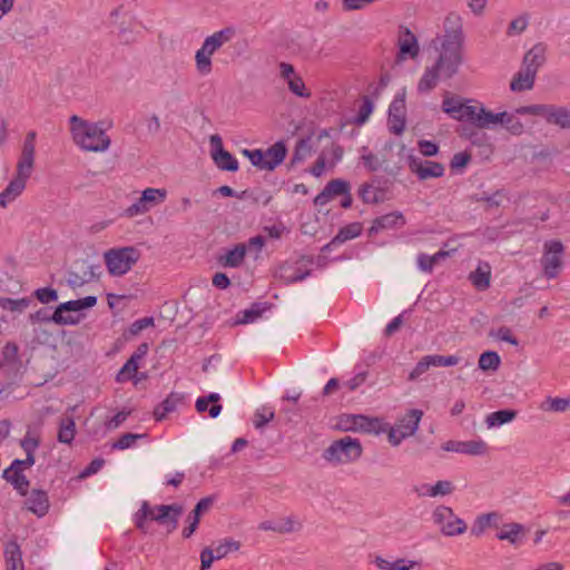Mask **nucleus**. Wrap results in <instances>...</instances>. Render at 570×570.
Instances as JSON below:
<instances>
[{
	"label": "nucleus",
	"mask_w": 570,
	"mask_h": 570,
	"mask_svg": "<svg viewBox=\"0 0 570 570\" xmlns=\"http://www.w3.org/2000/svg\"><path fill=\"white\" fill-rule=\"evenodd\" d=\"M471 161V154L468 151H461L454 154L450 161V168L452 171H461Z\"/></svg>",
	"instance_id": "59"
},
{
	"label": "nucleus",
	"mask_w": 570,
	"mask_h": 570,
	"mask_svg": "<svg viewBox=\"0 0 570 570\" xmlns=\"http://www.w3.org/2000/svg\"><path fill=\"white\" fill-rule=\"evenodd\" d=\"M287 153L288 149L284 140L276 141L265 150H244V155L249 159L254 167L268 171H273L278 167L285 160Z\"/></svg>",
	"instance_id": "7"
},
{
	"label": "nucleus",
	"mask_w": 570,
	"mask_h": 570,
	"mask_svg": "<svg viewBox=\"0 0 570 570\" xmlns=\"http://www.w3.org/2000/svg\"><path fill=\"white\" fill-rule=\"evenodd\" d=\"M363 232V224L361 222H353L341 227L337 234L322 248V253L331 252L333 248L342 245L343 243L358 237Z\"/></svg>",
	"instance_id": "23"
},
{
	"label": "nucleus",
	"mask_w": 570,
	"mask_h": 570,
	"mask_svg": "<svg viewBox=\"0 0 570 570\" xmlns=\"http://www.w3.org/2000/svg\"><path fill=\"white\" fill-rule=\"evenodd\" d=\"M274 416H275V412H274L273 407L264 405V406L257 409L254 414V420H253L254 426L256 429H262L268 422H271L274 419Z\"/></svg>",
	"instance_id": "52"
},
{
	"label": "nucleus",
	"mask_w": 570,
	"mask_h": 570,
	"mask_svg": "<svg viewBox=\"0 0 570 570\" xmlns=\"http://www.w3.org/2000/svg\"><path fill=\"white\" fill-rule=\"evenodd\" d=\"M443 450L469 455H481L487 451V443L482 440L471 441H448L443 444Z\"/></svg>",
	"instance_id": "24"
},
{
	"label": "nucleus",
	"mask_w": 570,
	"mask_h": 570,
	"mask_svg": "<svg viewBox=\"0 0 570 570\" xmlns=\"http://www.w3.org/2000/svg\"><path fill=\"white\" fill-rule=\"evenodd\" d=\"M405 96L396 95L389 107L387 126L390 132L401 135L404 131L406 122Z\"/></svg>",
	"instance_id": "17"
},
{
	"label": "nucleus",
	"mask_w": 570,
	"mask_h": 570,
	"mask_svg": "<svg viewBox=\"0 0 570 570\" xmlns=\"http://www.w3.org/2000/svg\"><path fill=\"white\" fill-rule=\"evenodd\" d=\"M410 170L417 176L420 180L430 178H440L444 175V166L441 163L432 160H421L411 158L409 163Z\"/></svg>",
	"instance_id": "19"
},
{
	"label": "nucleus",
	"mask_w": 570,
	"mask_h": 570,
	"mask_svg": "<svg viewBox=\"0 0 570 570\" xmlns=\"http://www.w3.org/2000/svg\"><path fill=\"white\" fill-rule=\"evenodd\" d=\"M184 508L179 503L150 505L142 501L140 509L134 514V524L142 533H147V521H155L166 528L167 533L174 532L178 527Z\"/></svg>",
	"instance_id": "3"
},
{
	"label": "nucleus",
	"mask_w": 570,
	"mask_h": 570,
	"mask_svg": "<svg viewBox=\"0 0 570 570\" xmlns=\"http://www.w3.org/2000/svg\"><path fill=\"white\" fill-rule=\"evenodd\" d=\"M149 351V344L144 342L140 343L137 348L134 351V353L130 355V357L127 360V362L135 366L136 368L140 367V362L146 357Z\"/></svg>",
	"instance_id": "61"
},
{
	"label": "nucleus",
	"mask_w": 570,
	"mask_h": 570,
	"mask_svg": "<svg viewBox=\"0 0 570 570\" xmlns=\"http://www.w3.org/2000/svg\"><path fill=\"white\" fill-rule=\"evenodd\" d=\"M405 224L406 219L401 212H391L373 219L368 235L374 236L384 229L402 228Z\"/></svg>",
	"instance_id": "22"
},
{
	"label": "nucleus",
	"mask_w": 570,
	"mask_h": 570,
	"mask_svg": "<svg viewBox=\"0 0 570 570\" xmlns=\"http://www.w3.org/2000/svg\"><path fill=\"white\" fill-rule=\"evenodd\" d=\"M166 195L167 193L165 189L149 187L141 193L140 197L142 198V202L146 203V206H148V209H150L157 204L163 203L166 198Z\"/></svg>",
	"instance_id": "45"
},
{
	"label": "nucleus",
	"mask_w": 570,
	"mask_h": 570,
	"mask_svg": "<svg viewBox=\"0 0 570 570\" xmlns=\"http://www.w3.org/2000/svg\"><path fill=\"white\" fill-rule=\"evenodd\" d=\"M518 412L512 409H503L495 412L490 413L485 422L489 428L501 426L505 423L513 421L517 417Z\"/></svg>",
	"instance_id": "35"
},
{
	"label": "nucleus",
	"mask_w": 570,
	"mask_h": 570,
	"mask_svg": "<svg viewBox=\"0 0 570 570\" xmlns=\"http://www.w3.org/2000/svg\"><path fill=\"white\" fill-rule=\"evenodd\" d=\"M428 488L425 494L430 497L446 495L452 493L454 490L453 484L450 481H438L434 485H424Z\"/></svg>",
	"instance_id": "55"
},
{
	"label": "nucleus",
	"mask_w": 570,
	"mask_h": 570,
	"mask_svg": "<svg viewBox=\"0 0 570 570\" xmlns=\"http://www.w3.org/2000/svg\"><path fill=\"white\" fill-rule=\"evenodd\" d=\"M76 423L73 419L70 416L61 417L57 434L58 442L70 445L76 436Z\"/></svg>",
	"instance_id": "33"
},
{
	"label": "nucleus",
	"mask_w": 570,
	"mask_h": 570,
	"mask_svg": "<svg viewBox=\"0 0 570 570\" xmlns=\"http://www.w3.org/2000/svg\"><path fill=\"white\" fill-rule=\"evenodd\" d=\"M144 436H146V434H136V433H130V432L124 433L114 443V448L118 449V450L129 449V448H131L135 444V442L138 439H141Z\"/></svg>",
	"instance_id": "58"
},
{
	"label": "nucleus",
	"mask_w": 570,
	"mask_h": 570,
	"mask_svg": "<svg viewBox=\"0 0 570 570\" xmlns=\"http://www.w3.org/2000/svg\"><path fill=\"white\" fill-rule=\"evenodd\" d=\"M546 62V46L543 43L534 45L530 50H528L522 60V69L535 77L539 68L543 66Z\"/></svg>",
	"instance_id": "25"
},
{
	"label": "nucleus",
	"mask_w": 570,
	"mask_h": 570,
	"mask_svg": "<svg viewBox=\"0 0 570 570\" xmlns=\"http://www.w3.org/2000/svg\"><path fill=\"white\" fill-rule=\"evenodd\" d=\"M469 279L479 291H485L490 287L491 272L483 271L478 267L475 271L470 273Z\"/></svg>",
	"instance_id": "43"
},
{
	"label": "nucleus",
	"mask_w": 570,
	"mask_h": 570,
	"mask_svg": "<svg viewBox=\"0 0 570 570\" xmlns=\"http://www.w3.org/2000/svg\"><path fill=\"white\" fill-rule=\"evenodd\" d=\"M479 108L481 102L475 101V105H466L454 98H445L442 102V110L449 114L452 118L461 122H469L476 127L479 118Z\"/></svg>",
	"instance_id": "14"
},
{
	"label": "nucleus",
	"mask_w": 570,
	"mask_h": 570,
	"mask_svg": "<svg viewBox=\"0 0 570 570\" xmlns=\"http://www.w3.org/2000/svg\"><path fill=\"white\" fill-rule=\"evenodd\" d=\"M338 428L343 431L380 434L385 431L384 423L379 417H370L363 414H342Z\"/></svg>",
	"instance_id": "12"
},
{
	"label": "nucleus",
	"mask_w": 570,
	"mask_h": 570,
	"mask_svg": "<svg viewBox=\"0 0 570 570\" xmlns=\"http://www.w3.org/2000/svg\"><path fill=\"white\" fill-rule=\"evenodd\" d=\"M461 137L469 139L473 145H482L485 139V134L476 130L474 126H462L461 130H458Z\"/></svg>",
	"instance_id": "54"
},
{
	"label": "nucleus",
	"mask_w": 570,
	"mask_h": 570,
	"mask_svg": "<svg viewBox=\"0 0 570 570\" xmlns=\"http://www.w3.org/2000/svg\"><path fill=\"white\" fill-rule=\"evenodd\" d=\"M423 416V412L417 409L409 410L405 415H403L400 420H397L395 428L402 431L407 438L413 435L417 428L419 423Z\"/></svg>",
	"instance_id": "29"
},
{
	"label": "nucleus",
	"mask_w": 570,
	"mask_h": 570,
	"mask_svg": "<svg viewBox=\"0 0 570 570\" xmlns=\"http://www.w3.org/2000/svg\"><path fill=\"white\" fill-rule=\"evenodd\" d=\"M210 146H212V158L214 164L224 171L235 173L238 170L239 165L236 157L226 150L223 145V140L220 136L213 135L210 137Z\"/></svg>",
	"instance_id": "16"
},
{
	"label": "nucleus",
	"mask_w": 570,
	"mask_h": 570,
	"mask_svg": "<svg viewBox=\"0 0 570 570\" xmlns=\"http://www.w3.org/2000/svg\"><path fill=\"white\" fill-rule=\"evenodd\" d=\"M324 188L326 189V194L333 198L336 196H342L343 194H347V190H351V184L345 179L335 178L330 180Z\"/></svg>",
	"instance_id": "46"
},
{
	"label": "nucleus",
	"mask_w": 570,
	"mask_h": 570,
	"mask_svg": "<svg viewBox=\"0 0 570 570\" xmlns=\"http://www.w3.org/2000/svg\"><path fill=\"white\" fill-rule=\"evenodd\" d=\"M200 515L195 514L193 511L189 512L186 519L187 525L181 531L184 539H189L195 533L200 523Z\"/></svg>",
	"instance_id": "62"
},
{
	"label": "nucleus",
	"mask_w": 570,
	"mask_h": 570,
	"mask_svg": "<svg viewBox=\"0 0 570 570\" xmlns=\"http://www.w3.org/2000/svg\"><path fill=\"white\" fill-rule=\"evenodd\" d=\"M184 402V395L180 393L171 392L167 397L157 404L153 411V416L156 422H161L168 414L176 411L178 404Z\"/></svg>",
	"instance_id": "27"
},
{
	"label": "nucleus",
	"mask_w": 570,
	"mask_h": 570,
	"mask_svg": "<svg viewBox=\"0 0 570 570\" xmlns=\"http://www.w3.org/2000/svg\"><path fill=\"white\" fill-rule=\"evenodd\" d=\"M33 296L42 304H49L51 302H56L58 299V292L57 289L48 286V287H41L37 288L33 292Z\"/></svg>",
	"instance_id": "57"
},
{
	"label": "nucleus",
	"mask_w": 570,
	"mask_h": 570,
	"mask_svg": "<svg viewBox=\"0 0 570 570\" xmlns=\"http://www.w3.org/2000/svg\"><path fill=\"white\" fill-rule=\"evenodd\" d=\"M505 117L503 111L494 114L491 110L484 108L481 104V108H479V118L476 122V128H490L494 125H499L502 122V118Z\"/></svg>",
	"instance_id": "38"
},
{
	"label": "nucleus",
	"mask_w": 570,
	"mask_h": 570,
	"mask_svg": "<svg viewBox=\"0 0 570 570\" xmlns=\"http://www.w3.org/2000/svg\"><path fill=\"white\" fill-rule=\"evenodd\" d=\"M570 407V397H551L548 396L542 404V409L553 412H566Z\"/></svg>",
	"instance_id": "51"
},
{
	"label": "nucleus",
	"mask_w": 570,
	"mask_h": 570,
	"mask_svg": "<svg viewBox=\"0 0 570 570\" xmlns=\"http://www.w3.org/2000/svg\"><path fill=\"white\" fill-rule=\"evenodd\" d=\"M266 307H264L261 303H253L250 308L239 311L236 314V324H250L257 321L262 314L265 312Z\"/></svg>",
	"instance_id": "36"
},
{
	"label": "nucleus",
	"mask_w": 570,
	"mask_h": 570,
	"mask_svg": "<svg viewBox=\"0 0 570 570\" xmlns=\"http://www.w3.org/2000/svg\"><path fill=\"white\" fill-rule=\"evenodd\" d=\"M246 256V246L237 244L234 248L228 249L225 255L218 258V263L224 267L237 268L239 267Z\"/></svg>",
	"instance_id": "31"
},
{
	"label": "nucleus",
	"mask_w": 570,
	"mask_h": 570,
	"mask_svg": "<svg viewBox=\"0 0 570 570\" xmlns=\"http://www.w3.org/2000/svg\"><path fill=\"white\" fill-rule=\"evenodd\" d=\"M2 478L12 484V487L22 497L28 494L30 481L23 474V471L12 468L11 465L3 470Z\"/></svg>",
	"instance_id": "28"
},
{
	"label": "nucleus",
	"mask_w": 570,
	"mask_h": 570,
	"mask_svg": "<svg viewBox=\"0 0 570 570\" xmlns=\"http://www.w3.org/2000/svg\"><path fill=\"white\" fill-rule=\"evenodd\" d=\"M564 246L559 239L546 240L543 253L540 259L543 275L548 279H554L563 267Z\"/></svg>",
	"instance_id": "9"
},
{
	"label": "nucleus",
	"mask_w": 570,
	"mask_h": 570,
	"mask_svg": "<svg viewBox=\"0 0 570 570\" xmlns=\"http://www.w3.org/2000/svg\"><path fill=\"white\" fill-rule=\"evenodd\" d=\"M433 522L440 527V531L445 537L460 535L466 531V523L459 518L454 511L446 505H439L433 511Z\"/></svg>",
	"instance_id": "13"
},
{
	"label": "nucleus",
	"mask_w": 570,
	"mask_h": 570,
	"mask_svg": "<svg viewBox=\"0 0 570 570\" xmlns=\"http://www.w3.org/2000/svg\"><path fill=\"white\" fill-rule=\"evenodd\" d=\"M147 212H149L148 206H146V203L142 202L141 197H139L134 204L125 209L124 215L128 218H132Z\"/></svg>",
	"instance_id": "63"
},
{
	"label": "nucleus",
	"mask_w": 570,
	"mask_h": 570,
	"mask_svg": "<svg viewBox=\"0 0 570 570\" xmlns=\"http://www.w3.org/2000/svg\"><path fill=\"white\" fill-rule=\"evenodd\" d=\"M235 35V27L228 26L214 32L204 40L203 46L196 51L195 55L196 68L200 75L206 76L212 72L213 63L210 57L224 43L230 41Z\"/></svg>",
	"instance_id": "5"
},
{
	"label": "nucleus",
	"mask_w": 570,
	"mask_h": 570,
	"mask_svg": "<svg viewBox=\"0 0 570 570\" xmlns=\"http://www.w3.org/2000/svg\"><path fill=\"white\" fill-rule=\"evenodd\" d=\"M529 529L522 523H504L501 530L495 534L500 541H508L515 549L522 547L527 541Z\"/></svg>",
	"instance_id": "18"
},
{
	"label": "nucleus",
	"mask_w": 570,
	"mask_h": 570,
	"mask_svg": "<svg viewBox=\"0 0 570 570\" xmlns=\"http://www.w3.org/2000/svg\"><path fill=\"white\" fill-rule=\"evenodd\" d=\"M220 395L218 393H209L207 396L198 397L195 404L196 411L203 413L208 410L210 417H217L222 412L219 404Z\"/></svg>",
	"instance_id": "30"
},
{
	"label": "nucleus",
	"mask_w": 570,
	"mask_h": 570,
	"mask_svg": "<svg viewBox=\"0 0 570 570\" xmlns=\"http://www.w3.org/2000/svg\"><path fill=\"white\" fill-rule=\"evenodd\" d=\"M432 355L423 356L413 367V370L409 373L407 381L414 382L417 381L424 373L429 371L431 366H434V363H431Z\"/></svg>",
	"instance_id": "50"
},
{
	"label": "nucleus",
	"mask_w": 570,
	"mask_h": 570,
	"mask_svg": "<svg viewBox=\"0 0 570 570\" xmlns=\"http://www.w3.org/2000/svg\"><path fill=\"white\" fill-rule=\"evenodd\" d=\"M504 116L502 122L505 129L513 136H521L524 132V125L514 115L503 111Z\"/></svg>",
	"instance_id": "47"
},
{
	"label": "nucleus",
	"mask_w": 570,
	"mask_h": 570,
	"mask_svg": "<svg viewBox=\"0 0 570 570\" xmlns=\"http://www.w3.org/2000/svg\"><path fill=\"white\" fill-rule=\"evenodd\" d=\"M30 297H21V298H10V297H1L0 298V307L10 311V312H22L31 304Z\"/></svg>",
	"instance_id": "44"
},
{
	"label": "nucleus",
	"mask_w": 570,
	"mask_h": 570,
	"mask_svg": "<svg viewBox=\"0 0 570 570\" xmlns=\"http://www.w3.org/2000/svg\"><path fill=\"white\" fill-rule=\"evenodd\" d=\"M535 77L529 70L520 69L510 82V89L514 92H521L533 88Z\"/></svg>",
	"instance_id": "32"
},
{
	"label": "nucleus",
	"mask_w": 570,
	"mask_h": 570,
	"mask_svg": "<svg viewBox=\"0 0 570 570\" xmlns=\"http://www.w3.org/2000/svg\"><path fill=\"white\" fill-rule=\"evenodd\" d=\"M4 557L7 570H14V566L19 564L21 567V564H23L20 547L14 541L6 546Z\"/></svg>",
	"instance_id": "39"
},
{
	"label": "nucleus",
	"mask_w": 570,
	"mask_h": 570,
	"mask_svg": "<svg viewBox=\"0 0 570 570\" xmlns=\"http://www.w3.org/2000/svg\"><path fill=\"white\" fill-rule=\"evenodd\" d=\"M258 529L264 531H274L277 533H291L296 530L295 522L291 517L282 519L277 523L269 520L263 521L258 524Z\"/></svg>",
	"instance_id": "34"
},
{
	"label": "nucleus",
	"mask_w": 570,
	"mask_h": 570,
	"mask_svg": "<svg viewBox=\"0 0 570 570\" xmlns=\"http://www.w3.org/2000/svg\"><path fill=\"white\" fill-rule=\"evenodd\" d=\"M139 258L140 252L134 246L114 247L104 254L108 273L116 277L127 274Z\"/></svg>",
	"instance_id": "6"
},
{
	"label": "nucleus",
	"mask_w": 570,
	"mask_h": 570,
	"mask_svg": "<svg viewBox=\"0 0 570 570\" xmlns=\"http://www.w3.org/2000/svg\"><path fill=\"white\" fill-rule=\"evenodd\" d=\"M363 449L357 439L345 436L334 441L324 452L328 461L352 462L362 455Z\"/></svg>",
	"instance_id": "11"
},
{
	"label": "nucleus",
	"mask_w": 570,
	"mask_h": 570,
	"mask_svg": "<svg viewBox=\"0 0 570 570\" xmlns=\"http://www.w3.org/2000/svg\"><path fill=\"white\" fill-rule=\"evenodd\" d=\"M70 131L75 144L87 151H105L111 142L98 122H89L76 115L70 117Z\"/></svg>",
	"instance_id": "4"
},
{
	"label": "nucleus",
	"mask_w": 570,
	"mask_h": 570,
	"mask_svg": "<svg viewBox=\"0 0 570 570\" xmlns=\"http://www.w3.org/2000/svg\"><path fill=\"white\" fill-rule=\"evenodd\" d=\"M498 518L499 514L497 512H489L476 517L471 528V533L476 537L481 535L487 528L492 525V520H497Z\"/></svg>",
	"instance_id": "42"
},
{
	"label": "nucleus",
	"mask_w": 570,
	"mask_h": 570,
	"mask_svg": "<svg viewBox=\"0 0 570 570\" xmlns=\"http://www.w3.org/2000/svg\"><path fill=\"white\" fill-rule=\"evenodd\" d=\"M97 304V297L96 296H86L78 299L68 301L65 303H61V306H63L65 312H80L83 309H88L94 307Z\"/></svg>",
	"instance_id": "40"
},
{
	"label": "nucleus",
	"mask_w": 570,
	"mask_h": 570,
	"mask_svg": "<svg viewBox=\"0 0 570 570\" xmlns=\"http://www.w3.org/2000/svg\"><path fill=\"white\" fill-rule=\"evenodd\" d=\"M518 115L541 116L548 124L556 125L562 129L570 128V110L562 106L534 104L521 106L515 109Z\"/></svg>",
	"instance_id": "8"
},
{
	"label": "nucleus",
	"mask_w": 570,
	"mask_h": 570,
	"mask_svg": "<svg viewBox=\"0 0 570 570\" xmlns=\"http://www.w3.org/2000/svg\"><path fill=\"white\" fill-rule=\"evenodd\" d=\"M379 184L380 179L374 177L371 181L360 185L357 195L364 204L376 205L385 202L387 190L380 187Z\"/></svg>",
	"instance_id": "21"
},
{
	"label": "nucleus",
	"mask_w": 570,
	"mask_h": 570,
	"mask_svg": "<svg viewBox=\"0 0 570 570\" xmlns=\"http://www.w3.org/2000/svg\"><path fill=\"white\" fill-rule=\"evenodd\" d=\"M94 277L92 266H89L83 275H79L77 272L69 271L67 275V283L71 288H78L83 286L86 283L91 281Z\"/></svg>",
	"instance_id": "48"
},
{
	"label": "nucleus",
	"mask_w": 570,
	"mask_h": 570,
	"mask_svg": "<svg viewBox=\"0 0 570 570\" xmlns=\"http://www.w3.org/2000/svg\"><path fill=\"white\" fill-rule=\"evenodd\" d=\"M443 30L440 55L435 62L425 69L419 80L417 91L421 94L432 91L440 79H451L458 73L463 62L465 36L462 17L455 11L448 13L443 22Z\"/></svg>",
	"instance_id": "1"
},
{
	"label": "nucleus",
	"mask_w": 570,
	"mask_h": 570,
	"mask_svg": "<svg viewBox=\"0 0 570 570\" xmlns=\"http://www.w3.org/2000/svg\"><path fill=\"white\" fill-rule=\"evenodd\" d=\"M374 110V104L367 96H363L362 104L358 107L357 114L354 118V124L363 125L367 121Z\"/></svg>",
	"instance_id": "49"
},
{
	"label": "nucleus",
	"mask_w": 570,
	"mask_h": 570,
	"mask_svg": "<svg viewBox=\"0 0 570 570\" xmlns=\"http://www.w3.org/2000/svg\"><path fill=\"white\" fill-rule=\"evenodd\" d=\"M138 370L139 368H136L126 361V363L120 367V370L116 374L115 380L117 383H126L128 381H134V379L137 376Z\"/></svg>",
	"instance_id": "60"
},
{
	"label": "nucleus",
	"mask_w": 570,
	"mask_h": 570,
	"mask_svg": "<svg viewBox=\"0 0 570 570\" xmlns=\"http://www.w3.org/2000/svg\"><path fill=\"white\" fill-rule=\"evenodd\" d=\"M446 256H449V253L445 250H439L434 255L420 253L417 255V266L422 272L432 273L434 265Z\"/></svg>",
	"instance_id": "37"
},
{
	"label": "nucleus",
	"mask_w": 570,
	"mask_h": 570,
	"mask_svg": "<svg viewBox=\"0 0 570 570\" xmlns=\"http://www.w3.org/2000/svg\"><path fill=\"white\" fill-rule=\"evenodd\" d=\"M361 161L370 173L377 171L382 166L379 157L370 151L367 147L362 148Z\"/></svg>",
	"instance_id": "53"
},
{
	"label": "nucleus",
	"mask_w": 570,
	"mask_h": 570,
	"mask_svg": "<svg viewBox=\"0 0 570 570\" xmlns=\"http://www.w3.org/2000/svg\"><path fill=\"white\" fill-rule=\"evenodd\" d=\"M26 507L30 512H32L37 517H45L50 508L47 491L41 489H33L30 492L29 498L26 500Z\"/></svg>",
	"instance_id": "26"
},
{
	"label": "nucleus",
	"mask_w": 570,
	"mask_h": 570,
	"mask_svg": "<svg viewBox=\"0 0 570 570\" xmlns=\"http://www.w3.org/2000/svg\"><path fill=\"white\" fill-rule=\"evenodd\" d=\"M36 138L37 132L35 130H30L26 135L16 167V176L0 193V206L2 208H6L26 189L27 181L31 177L35 168Z\"/></svg>",
	"instance_id": "2"
},
{
	"label": "nucleus",
	"mask_w": 570,
	"mask_h": 570,
	"mask_svg": "<svg viewBox=\"0 0 570 570\" xmlns=\"http://www.w3.org/2000/svg\"><path fill=\"white\" fill-rule=\"evenodd\" d=\"M29 321L36 323H53L57 325H77L80 322L79 316H65V308L61 303L50 313L49 308L42 307L29 315Z\"/></svg>",
	"instance_id": "15"
},
{
	"label": "nucleus",
	"mask_w": 570,
	"mask_h": 570,
	"mask_svg": "<svg viewBox=\"0 0 570 570\" xmlns=\"http://www.w3.org/2000/svg\"><path fill=\"white\" fill-rule=\"evenodd\" d=\"M314 264V257L302 255L296 261H285L277 269L276 276L283 284L291 285L301 282L312 274L311 266Z\"/></svg>",
	"instance_id": "10"
},
{
	"label": "nucleus",
	"mask_w": 570,
	"mask_h": 570,
	"mask_svg": "<svg viewBox=\"0 0 570 570\" xmlns=\"http://www.w3.org/2000/svg\"><path fill=\"white\" fill-rule=\"evenodd\" d=\"M501 364V357L495 351H485L479 357V368L482 371H497Z\"/></svg>",
	"instance_id": "41"
},
{
	"label": "nucleus",
	"mask_w": 570,
	"mask_h": 570,
	"mask_svg": "<svg viewBox=\"0 0 570 570\" xmlns=\"http://www.w3.org/2000/svg\"><path fill=\"white\" fill-rule=\"evenodd\" d=\"M287 85H288L289 90L294 95L302 97V98L311 97V91L305 87V83H304L302 77H299V76L293 77L292 79H289Z\"/></svg>",
	"instance_id": "56"
},
{
	"label": "nucleus",
	"mask_w": 570,
	"mask_h": 570,
	"mask_svg": "<svg viewBox=\"0 0 570 570\" xmlns=\"http://www.w3.org/2000/svg\"><path fill=\"white\" fill-rule=\"evenodd\" d=\"M40 438L39 436H31L30 432H27L26 436L20 441V446L26 452V454H35V451L40 445Z\"/></svg>",
	"instance_id": "64"
},
{
	"label": "nucleus",
	"mask_w": 570,
	"mask_h": 570,
	"mask_svg": "<svg viewBox=\"0 0 570 570\" xmlns=\"http://www.w3.org/2000/svg\"><path fill=\"white\" fill-rule=\"evenodd\" d=\"M397 46L399 60H404L406 58H415L419 55L420 46L417 42V38L407 27H400Z\"/></svg>",
	"instance_id": "20"
}]
</instances>
